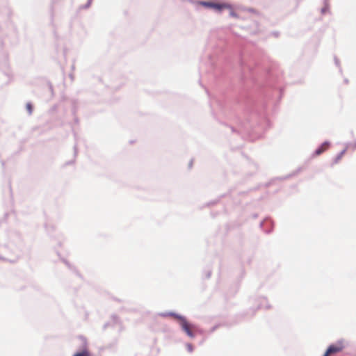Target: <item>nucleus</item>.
Here are the masks:
<instances>
[{
	"label": "nucleus",
	"instance_id": "4",
	"mask_svg": "<svg viewBox=\"0 0 356 356\" xmlns=\"http://www.w3.org/2000/svg\"><path fill=\"white\" fill-rule=\"evenodd\" d=\"M330 144L327 142L323 143L319 147H318L315 151V155L319 156L323 152L326 151L329 147Z\"/></svg>",
	"mask_w": 356,
	"mask_h": 356
},
{
	"label": "nucleus",
	"instance_id": "2",
	"mask_svg": "<svg viewBox=\"0 0 356 356\" xmlns=\"http://www.w3.org/2000/svg\"><path fill=\"white\" fill-rule=\"evenodd\" d=\"M345 348V344L343 341H337L331 344L327 349L323 356H331L341 353Z\"/></svg>",
	"mask_w": 356,
	"mask_h": 356
},
{
	"label": "nucleus",
	"instance_id": "1",
	"mask_svg": "<svg viewBox=\"0 0 356 356\" xmlns=\"http://www.w3.org/2000/svg\"><path fill=\"white\" fill-rule=\"evenodd\" d=\"M176 318L179 321V323L182 330L187 334V335L192 338L194 337V331L195 330V327L193 325L189 323L185 318L181 316H176Z\"/></svg>",
	"mask_w": 356,
	"mask_h": 356
},
{
	"label": "nucleus",
	"instance_id": "5",
	"mask_svg": "<svg viewBox=\"0 0 356 356\" xmlns=\"http://www.w3.org/2000/svg\"><path fill=\"white\" fill-rule=\"evenodd\" d=\"M74 356H90V354L88 350H83L81 352L76 353Z\"/></svg>",
	"mask_w": 356,
	"mask_h": 356
},
{
	"label": "nucleus",
	"instance_id": "7",
	"mask_svg": "<svg viewBox=\"0 0 356 356\" xmlns=\"http://www.w3.org/2000/svg\"><path fill=\"white\" fill-rule=\"evenodd\" d=\"M186 348L189 353H191L193 350V347L192 344H191V343H188L186 345Z\"/></svg>",
	"mask_w": 356,
	"mask_h": 356
},
{
	"label": "nucleus",
	"instance_id": "6",
	"mask_svg": "<svg viewBox=\"0 0 356 356\" xmlns=\"http://www.w3.org/2000/svg\"><path fill=\"white\" fill-rule=\"evenodd\" d=\"M26 109L29 111V114H31L32 113V110H33L31 104L28 103L26 104Z\"/></svg>",
	"mask_w": 356,
	"mask_h": 356
},
{
	"label": "nucleus",
	"instance_id": "3",
	"mask_svg": "<svg viewBox=\"0 0 356 356\" xmlns=\"http://www.w3.org/2000/svg\"><path fill=\"white\" fill-rule=\"evenodd\" d=\"M200 4L208 8H214L216 10H221L222 8L226 7L225 4L215 3L212 2L202 1Z\"/></svg>",
	"mask_w": 356,
	"mask_h": 356
}]
</instances>
